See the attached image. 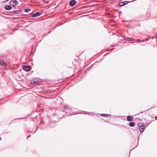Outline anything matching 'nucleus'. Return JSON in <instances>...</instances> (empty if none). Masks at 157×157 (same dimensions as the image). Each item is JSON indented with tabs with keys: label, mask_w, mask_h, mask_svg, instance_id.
I'll return each instance as SVG.
<instances>
[{
	"label": "nucleus",
	"mask_w": 157,
	"mask_h": 157,
	"mask_svg": "<svg viewBox=\"0 0 157 157\" xmlns=\"http://www.w3.org/2000/svg\"><path fill=\"white\" fill-rule=\"evenodd\" d=\"M155 119L156 120H157V116L155 117Z\"/></svg>",
	"instance_id": "18"
},
{
	"label": "nucleus",
	"mask_w": 157,
	"mask_h": 157,
	"mask_svg": "<svg viewBox=\"0 0 157 157\" xmlns=\"http://www.w3.org/2000/svg\"><path fill=\"white\" fill-rule=\"evenodd\" d=\"M0 140H1V137H0Z\"/></svg>",
	"instance_id": "23"
},
{
	"label": "nucleus",
	"mask_w": 157,
	"mask_h": 157,
	"mask_svg": "<svg viewBox=\"0 0 157 157\" xmlns=\"http://www.w3.org/2000/svg\"><path fill=\"white\" fill-rule=\"evenodd\" d=\"M4 8L6 10H10L12 9V7L8 5H5Z\"/></svg>",
	"instance_id": "5"
},
{
	"label": "nucleus",
	"mask_w": 157,
	"mask_h": 157,
	"mask_svg": "<svg viewBox=\"0 0 157 157\" xmlns=\"http://www.w3.org/2000/svg\"><path fill=\"white\" fill-rule=\"evenodd\" d=\"M51 32V31H50V32H49V33H50Z\"/></svg>",
	"instance_id": "24"
},
{
	"label": "nucleus",
	"mask_w": 157,
	"mask_h": 157,
	"mask_svg": "<svg viewBox=\"0 0 157 157\" xmlns=\"http://www.w3.org/2000/svg\"><path fill=\"white\" fill-rule=\"evenodd\" d=\"M139 130L140 132H143L144 130V125L143 123H139Z\"/></svg>",
	"instance_id": "1"
},
{
	"label": "nucleus",
	"mask_w": 157,
	"mask_h": 157,
	"mask_svg": "<svg viewBox=\"0 0 157 157\" xmlns=\"http://www.w3.org/2000/svg\"><path fill=\"white\" fill-rule=\"evenodd\" d=\"M149 38H146V39H145V40L146 41H147L148 40V39Z\"/></svg>",
	"instance_id": "17"
},
{
	"label": "nucleus",
	"mask_w": 157,
	"mask_h": 157,
	"mask_svg": "<svg viewBox=\"0 0 157 157\" xmlns=\"http://www.w3.org/2000/svg\"><path fill=\"white\" fill-rule=\"evenodd\" d=\"M76 3V1L75 0H72L69 2V5L71 6H74Z\"/></svg>",
	"instance_id": "6"
},
{
	"label": "nucleus",
	"mask_w": 157,
	"mask_h": 157,
	"mask_svg": "<svg viewBox=\"0 0 157 157\" xmlns=\"http://www.w3.org/2000/svg\"><path fill=\"white\" fill-rule=\"evenodd\" d=\"M133 117L130 116H128L127 117V121H131L133 119Z\"/></svg>",
	"instance_id": "7"
},
{
	"label": "nucleus",
	"mask_w": 157,
	"mask_h": 157,
	"mask_svg": "<svg viewBox=\"0 0 157 157\" xmlns=\"http://www.w3.org/2000/svg\"><path fill=\"white\" fill-rule=\"evenodd\" d=\"M141 41V42H144V40H142Z\"/></svg>",
	"instance_id": "22"
},
{
	"label": "nucleus",
	"mask_w": 157,
	"mask_h": 157,
	"mask_svg": "<svg viewBox=\"0 0 157 157\" xmlns=\"http://www.w3.org/2000/svg\"><path fill=\"white\" fill-rule=\"evenodd\" d=\"M0 65L1 66H4L5 67L7 66V62L6 61H4L0 59Z\"/></svg>",
	"instance_id": "4"
},
{
	"label": "nucleus",
	"mask_w": 157,
	"mask_h": 157,
	"mask_svg": "<svg viewBox=\"0 0 157 157\" xmlns=\"http://www.w3.org/2000/svg\"><path fill=\"white\" fill-rule=\"evenodd\" d=\"M21 12V10H19L17 11H15L13 13L14 14H18L19 13Z\"/></svg>",
	"instance_id": "12"
},
{
	"label": "nucleus",
	"mask_w": 157,
	"mask_h": 157,
	"mask_svg": "<svg viewBox=\"0 0 157 157\" xmlns=\"http://www.w3.org/2000/svg\"><path fill=\"white\" fill-rule=\"evenodd\" d=\"M131 0V2H133V1H136V0Z\"/></svg>",
	"instance_id": "19"
},
{
	"label": "nucleus",
	"mask_w": 157,
	"mask_h": 157,
	"mask_svg": "<svg viewBox=\"0 0 157 157\" xmlns=\"http://www.w3.org/2000/svg\"><path fill=\"white\" fill-rule=\"evenodd\" d=\"M33 83L34 85H36L38 84V82L36 79H34L33 80Z\"/></svg>",
	"instance_id": "9"
},
{
	"label": "nucleus",
	"mask_w": 157,
	"mask_h": 157,
	"mask_svg": "<svg viewBox=\"0 0 157 157\" xmlns=\"http://www.w3.org/2000/svg\"><path fill=\"white\" fill-rule=\"evenodd\" d=\"M129 126L130 127H133L135 125V123L134 122H130L129 123Z\"/></svg>",
	"instance_id": "11"
},
{
	"label": "nucleus",
	"mask_w": 157,
	"mask_h": 157,
	"mask_svg": "<svg viewBox=\"0 0 157 157\" xmlns=\"http://www.w3.org/2000/svg\"><path fill=\"white\" fill-rule=\"evenodd\" d=\"M137 40L138 41H140V40L139 39H137Z\"/></svg>",
	"instance_id": "21"
},
{
	"label": "nucleus",
	"mask_w": 157,
	"mask_h": 157,
	"mask_svg": "<svg viewBox=\"0 0 157 157\" xmlns=\"http://www.w3.org/2000/svg\"><path fill=\"white\" fill-rule=\"evenodd\" d=\"M125 4L124 2H120L119 3V5L120 6H122Z\"/></svg>",
	"instance_id": "13"
},
{
	"label": "nucleus",
	"mask_w": 157,
	"mask_h": 157,
	"mask_svg": "<svg viewBox=\"0 0 157 157\" xmlns=\"http://www.w3.org/2000/svg\"><path fill=\"white\" fill-rule=\"evenodd\" d=\"M109 115L108 114H101V116L102 117H107V116H108Z\"/></svg>",
	"instance_id": "14"
},
{
	"label": "nucleus",
	"mask_w": 157,
	"mask_h": 157,
	"mask_svg": "<svg viewBox=\"0 0 157 157\" xmlns=\"http://www.w3.org/2000/svg\"><path fill=\"white\" fill-rule=\"evenodd\" d=\"M30 11V9L29 8H28L25 9V12H29Z\"/></svg>",
	"instance_id": "15"
},
{
	"label": "nucleus",
	"mask_w": 157,
	"mask_h": 157,
	"mask_svg": "<svg viewBox=\"0 0 157 157\" xmlns=\"http://www.w3.org/2000/svg\"><path fill=\"white\" fill-rule=\"evenodd\" d=\"M65 107L67 109V107H66V106H65Z\"/></svg>",
	"instance_id": "20"
},
{
	"label": "nucleus",
	"mask_w": 157,
	"mask_h": 157,
	"mask_svg": "<svg viewBox=\"0 0 157 157\" xmlns=\"http://www.w3.org/2000/svg\"><path fill=\"white\" fill-rule=\"evenodd\" d=\"M40 15V12H36L35 13L33 14L32 15V17H36L37 16H39Z\"/></svg>",
	"instance_id": "8"
},
{
	"label": "nucleus",
	"mask_w": 157,
	"mask_h": 157,
	"mask_svg": "<svg viewBox=\"0 0 157 157\" xmlns=\"http://www.w3.org/2000/svg\"><path fill=\"white\" fill-rule=\"evenodd\" d=\"M18 3V2L16 0H11L10 2V4L13 6L17 5Z\"/></svg>",
	"instance_id": "2"
},
{
	"label": "nucleus",
	"mask_w": 157,
	"mask_h": 157,
	"mask_svg": "<svg viewBox=\"0 0 157 157\" xmlns=\"http://www.w3.org/2000/svg\"><path fill=\"white\" fill-rule=\"evenodd\" d=\"M90 69V67H88V68H87V70H89Z\"/></svg>",
	"instance_id": "16"
},
{
	"label": "nucleus",
	"mask_w": 157,
	"mask_h": 157,
	"mask_svg": "<svg viewBox=\"0 0 157 157\" xmlns=\"http://www.w3.org/2000/svg\"><path fill=\"white\" fill-rule=\"evenodd\" d=\"M124 39L128 41H131L133 40V38H130L128 37H126L124 38Z\"/></svg>",
	"instance_id": "10"
},
{
	"label": "nucleus",
	"mask_w": 157,
	"mask_h": 157,
	"mask_svg": "<svg viewBox=\"0 0 157 157\" xmlns=\"http://www.w3.org/2000/svg\"><path fill=\"white\" fill-rule=\"evenodd\" d=\"M23 69L24 70L27 71H30L31 69L29 66H24L23 67Z\"/></svg>",
	"instance_id": "3"
}]
</instances>
